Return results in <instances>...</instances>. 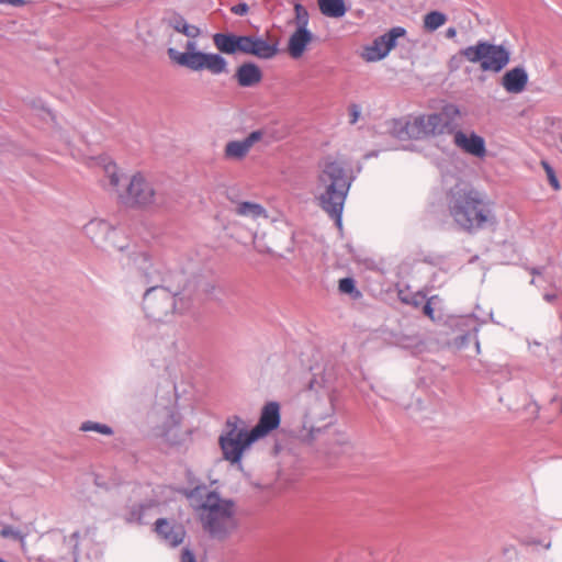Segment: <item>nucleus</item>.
Instances as JSON below:
<instances>
[{"label":"nucleus","mask_w":562,"mask_h":562,"mask_svg":"<svg viewBox=\"0 0 562 562\" xmlns=\"http://www.w3.org/2000/svg\"><path fill=\"white\" fill-rule=\"evenodd\" d=\"M460 109L452 103L446 104L439 112L417 115L408 121L393 122L392 132L398 138L424 139L443 134L453 136L457 148L471 156L483 158L486 155V145L482 136L473 131L458 130L457 119Z\"/></svg>","instance_id":"nucleus-1"},{"label":"nucleus","mask_w":562,"mask_h":562,"mask_svg":"<svg viewBox=\"0 0 562 562\" xmlns=\"http://www.w3.org/2000/svg\"><path fill=\"white\" fill-rule=\"evenodd\" d=\"M336 382L337 373L333 366L313 373L300 435L303 441L312 445L329 434L337 400Z\"/></svg>","instance_id":"nucleus-2"},{"label":"nucleus","mask_w":562,"mask_h":562,"mask_svg":"<svg viewBox=\"0 0 562 562\" xmlns=\"http://www.w3.org/2000/svg\"><path fill=\"white\" fill-rule=\"evenodd\" d=\"M187 497L211 537L225 539L237 528L236 507L233 501L222 498L206 486L194 487L187 493Z\"/></svg>","instance_id":"nucleus-3"},{"label":"nucleus","mask_w":562,"mask_h":562,"mask_svg":"<svg viewBox=\"0 0 562 562\" xmlns=\"http://www.w3.org/2000/svg\"><path fill=\"white\" fill-rule=\"evenodd\" d=\"M448 209L456 225L473 233L496 224V217L488 201L467 186L457 184L448 195Z\"/></svg>","instance_id":"nucleus-4"},{"label":"nucleus","mask_w":562,"mask_h":562,"mask_svg":"<svg viewBox=\"0 0 562 562\" xmlns=\"http://www.w3.org/2000/svg\"><path fill=\"white\" fill-rule=\"evenodd\" d=\"M352 181L353 177L348 175L341 161L326 159L322 164L316 184V198L321 207L335 220L339 228Z\"/></svg>","instance_id":"nucleus-5"},{"label":"nucleus","mask_w":562,"mask_h":562,"mask_svg":"<svg viewBox=\"0 0 562 562\" xmlns=\"http://www.w3.org/2000/svg\"><path fill=\"white\" fill-rule=\"evenodd\" d=\"M179 33L189 40L184 44L183 52L173 47L167 49V55L173 64L191 71L207 70L214 76L228 71V63L221 54L205 53L199 49L196 38L201 35V30L198 26L186 22Z\"/></svg>","instance_id":"nucleus-6"},{"label":"nucleus","mask_w":562,"mask_h":562,"mask_svg":"<svg viewBox=\"0 0 562 562\" xmlns=\"http://www.w3.org/2000/svg\"><path fill=\"white\" fill-rule=\"evenodd\" d=\"M103 172L109 181L111 190L115 191L122 203L130 206L158 209L167 204V198L156 190L153 184L140 173L134 175L127 182L124 191L119 187L122 177L117 173V167L114 162L104 159Z\"/></svg>","instance_id":"nucleus-7"},{"label":"nucleus","mask_w":562,"mask_h":562,"mask_svg":"<svg viewBox=\"0 0 562 562\" xmlns=\"http://www.w3.org/2000/svg\"><path fill=\"white\" fill-rule=\"evenodd\" d=\"M256 440L258 439L248 430L240 417H229L218 438L223 459L241 469L243 456Z\"/></svg>","instance_id":"nucleus-8"},{"label":"nucleus","mask_w":562,"mask_h":562,"mask_svg":"<svg viewBox=\"0 0 562 562\" xmlns=\"http://www.w3.org/2000/svg\"><path fill=\"white\" fill-rule=\"evenodd\" d=\"M130 272L139 276L145 284L160 285L184 280L181 272H171L160 260H154L147 252L128 251L123 263Z\"/></svg>","instance_id":"nucleus-9"},{"label":"nucleus","mask_w":562,"mask_h":562,"mask_svg":"<svg viewBox=\"0 0 562 562\" xmlns=\"http://www.w3.org/2000/svg\"><path fill=\"white\" fill-rule=\"evenodd\" d=\"M183 280L167 284L150 285L143 296V308L147 317L154 321H164L177 310V295Z\"/></svg>","instance_id":"nucleus-10"},{"label":"nucleus","mask_w":562,"mask_h":562,"mask_svg":"<svg viewBox=\"0 0 562 562\" xmlns=\"http://www.w3.org/2000/svg\"><path fill=\"white\" fill-rule=\"evenodd\" d=\"M469 63L480 64L482 71L501 72L510 61V52L504 45L479 41L460 50Z\"/></svg>","instance_id":"nucleus-11"},{"label":"nucleus","mask_w":562,"mask_h":562,"mask_svg":"<svg viewBox=\"0 0 562 562\" xmlns=\"http://www.w3.org/2000/svg\"><path fill=\"white\" fill-rule=\"evenodd\" d=\"M85 235L99 248L125 251L130 248L124 234L111 226L106 221L94 218L83 227Z\"/></svg>","instance_id":"nucleus-12"},{"label":"nucleus","mask_w":562,"mask_h":562,"mask_svg":"<svg viewBox=\"0 0 562 562\" xmlns=\"http://www.w3.org/2000/svg\"><path fill=\"white\" fill-rule=\"evenodd\" d=\"M406 34L405 29L396 26L387 33L376 37L371 45L367 46L361 56L366 61H379L386 57L392 48L395 47L398 37Z\"/></svg>","instance_id":"nucleus-13"},{"label":"nucleus","mask_w":562,"mask_h":562,"mask_svg":"<svg viewBox=\"0 0 562 562\" xmlns=\"http://www.w3.org/2000/svg\"><path fill=\"white\" fill-rule=\"evenodd\" d=\"M485 323V321L480 322L474 315H464L457 317L452 321V326L456 328L459 334L456 336V345L459 348L465 347L469 341L474 340L476 353L480 352V342L477 339V333L480 326Z\"/></svg>","instance_id":"nucleus-14"},{"label":"nucleus","mask_w":562,"mask_h":562,"mask_svg":"<svg viewBox=\"0 0 562 562\" xmlns=\"http://www.w3.org/2000/svg\"><path fill=\"white\" fill-rule=\"evenodd\" d=\"M278 43L257 35H243L241 54L260 59H271L278 54Z\"/></svg>","instance_id":"nucleus-15"},{"label":"nucleus","mask_w":562,"mask_h":562,"mask_svg":"<svg viewBox=\"0 0 562 562\" xmlns=\"http://www.w3.org/2000/svg\"><path fill=\"white\" fill-rule=\"evenodd\" d=\"M280 419L279 403L269 402L262 407L259 422L250 431L257 439L265 437L279 427Z\"/></svg>","instance_id":"nucleus-16"},{"label":"nucleus","mask_w":562,"mask_h":562,"mask_svg":"<svg viewBox=\"0 0 562 562\" xmlns=\"http://www.w3.org/2000/svg\"><path fill=\"white\" fill-rule=\"evenodd\" d=\"M263 132L260 130L252 131L249 135L240 140H231L225 145L224 157L228 160H243L251 147L261 140Z\"/></svg>","instance_id":"nucleus-17"},{"label":"nucleus","mask_w":562,"mask_h":562,"mask_svg":"<svg viewBox=\"0 0 562 562\" xmlns=\"http://www.w3.org/2000/svg\"><path fill=\"white\" fill-rule=\"evenodd\" d=\"M156 532L170 547L179 546L186 536V531L182 526L172 525L164 518L156 521Z\"/></svg>","instance_id":"nucleus-18"},{"label":"nucleus","mask_w":562,"mask_h":562,"mask_svg":"<svg viewBox=\"0 0 562 562\" xmlns=\"http://www.w3.org/2000/svg\"><path fill=\"white\" fill-rule=\"evenodd\" d=\"M528 83V74L524 67H515L502 78V86L508 93H520Z\"/></svg>","instance_id":"nucleus-19"},{"label":"nucleus","mask_w":562,"mask_h":562,"mask_svg":"<svg viewBox=\"0 0 562 562\" xmlns=\"http://www.w3.org/2000/svg\"><path fill=\"white\" fill-rule=\"evenodd\" d=\"M235 79L240 87L250 88L261 81L262 72L255 63H244L236 69Z\"/></svg>","instance_id":"nucleus-20"},{"label":"nucleus","mask_w":562,"mask_h":562,"mask_svg":"<svg viewBox=\"0 0 562 562\" xmlns=\"http://www.w3.org/2000/svg\"><path fill=\"white\" fill-rule=\"evenodd\" d=\"M313 40V33L310 30L295 29L288 42V50L292 58H300L307 45Z\"/></svg>","instance_id":"nucleus-21"},{"label":"nucleus","mask_w":562,"mask_h":562,"mask_svg":"<svg viewBox=\"0 0 562 562\" xmlns=\"http://www.w3.org/2000/svg\"><path fill=\"white\" fill-rule=\"evenodd\" d=\"M243 35L233 33H215L213 35L214 46L218 52L227 55H234L241 50Z\"/></svg>","instance_id":"nucleus-22"},{"label":"nucleus","mask_w":562,"mask_h":562,"mask_svg":"<svg viewBox=\"0 0 562 562\" xmlns=\"http://www.w3.org/2000/svg\"><path fill=\"white\" fill-rule=\"evenodd\" d=\"M165 415L167 420L162 427V436L171 443L178 445L180 442L178 436V427L180 425V415L171 408H166Z\"/></svg>","instance_id":"nucleus-23"},{"label":"nucleus","mask_w":562,"mask_h":562,"mask_svg":"<svg viewBox=\"0 0 562 562\" xmlns=\"http://www.w3.org/2000/svg\"><path fill=\"white\" fill-rule=\"evenodd\" d=\"M318 7L325 16L339 19L347 12L344 0H318Z\"/></svg>","instance_id":"nucleus-24"},{"label":"nucleus","mask_w":562,"mask_h":562,"mask_svg":"<svg viewBox=\"0 0 562 562\" xmlns=\"http://www.w3.org/2000/svg\"><path fill=\"white\" fill-rule=\"evenodd\" d=\"M447 20L448 18L445 13L440 11H430L424 15L423 26L427 32H435L441 27Z\"/></svg>","instance_id":"nucleus-25"},{"label":"nucleus","mask_w":562,"mask_h":562,"mask_svg":"<svg viewBox=\"0 0 562 562\" xmlns=\"http://www.w3.org/2000/svg\"><path fill=\"white\" fill-rule=\"evenodd\" d=\"M235 212L240 216L258 218L260 216H266L265 209L254 202H240L236 205Z\"/></svg>","instance_id":"nucleus-26"},{"label":"nucleus","mask_w":562,"mask_h":562,"mask_svg":"<svg viewBox=\"0 0 562 562\" xmlns=\"http://www.w3.org/2000/svg\"><path fill=\"white\" fill-rule=\"evenodd\" d=\"M79 429L83 432L95 431L103 436H112L114 434V430L112 429V427H110L105 424H101V423L92 422V420L83 422L80 425Z\"/></svg>","instance_id":"nucleus-27"},{"label":"nucleus","mask_w":562,"mask_h":562,"mask_svg":"<svg viewBox=\"0 0 562 562\" xmlns=\"http://www.w3.org/2000/svg\"><path fill=\"white\" fill-rule=\"evenodd\" d=\"M294 13H295V25L296 29L308 30L310 14L305 7L301 3L294 4Z\"/></svg>","instance_id":"nucleus-28"},{"label":"nucleus","mask_w":562,"mask_h":562,"mask_svg":"<svg viewBox=\"0 0 562 562\" xmlns=\"http://www.w3.org/2000/svg\"><path fill=\"white\" fill-rule=\"evenodd\" d=\"M338 289L341 293L350 294L353 299L361 296V293L356 288V282L351 278H344L339 281Z\"/></svg>","instance_id":"nucleus-29"},{"label":"nucleus","mask_w":562,"mask_h":562,"mask_svg":"<svg viewBox=\"0 0 562 562\" xmlns=\"http://www.w3.org/2000/svg\"><path fill=\"white\" fill-rule=\"evenodd\" d=\"M541 165L547 173V177H548V180H549V183L551 184V187L554 189V190H559L560 189V182L555 176V172H554V169L551 167V165L546 161V160H542L541 161Z\"/></svg>","instance_id":"nucleus-30"},{"label":"nucleus","mask_w":562,"mask_h":562,"mask_svg":"<svg viewBox=\"0 0 562 562\" xmlns=\"http://www.w3.org/2000/svg\"><path fill=\"white\" fill-rule=\"evenodd\" d=\"M23 532L11 525H5L0 530V537L14 540H22Z\"/></svg>","instance_id":"nucleus-31"},{"label":"nucleus","mask_w":562,"mask_h":562,"mask_svg":"<svg viewBox=\"0 0 562 562\" xmlns=\"http://www.w3.org/2000/svg\"><path fill=\"white\" fill-rule=\"evenodd\" d=\"M186 22L187 20L180 14H173L168 19V25L177 32L180 31Z\"/></svg>","instance_id":"nucleus-32"},{"label":"nucleus","mask_w":562,"mask_h":562,"mask_svg":"<svg viewBox=\"0 0 562 562\" xmlns=\"http://www.w3.org/2000/svg\"><path fill=\"white\" fill-rule=\"evenodd\" d=\"M361 115V108L358 104H351L349 106V122L356 124Z\"/></svg>","instance_id":"nucleus-33"},{"label":"nucleus","mask_w":562,"mask_h":562,"mask_svg":"<svg viewBox=\"0 0 562 562\" xmlns=\"http://www.w3.org/2000/svg\"><path fill=\"white\" fill-rule=\"evenodd\" d=\"M249 7L245 2H240L236 5H233L231 11L236 15H245L248 13Z\"/></svg>","instance_id":"nucleus-34"},{"label":"nucleus","mask_w":562,"mask_h":562,"mask_svg":"<svg viewBox=\"0 0 562 562\" xmlns=\"http://www.w3.org/2000/svg\"><path fill=\"white\" fill-rule=\"evenodd\" d=\"M181 562H195L194 554L188 548H184L181 552Z\"/></svg>","instance_id":"nucleus-35"},{"label":"nucleus","mask_w":562,"mask_h":562,"mask_svg":"<svg viewBox=\"0 0 562 562\" xmlns=\"http://www.w3.org/2000/svg\"><path fill=\"white\" fill-rule=\"evenodd\" d=\"M435 297H431L430 300H428L424 306H423V312L425 315H427L428 317L430 318H434V308L431 307V302Z\"/></svg>","instance_id":"nucleus-36"},{"label":"nucleus","mask_w":562,"mask_h":562,"mask_svg":"<svg viewBox=\"0 0 562 562\" xmlns=\"http://www.w3.org/2000/svg\"><path fill=\"white\" fill-rule=\"evenodd\" d=\"M78 539H79V532H74V533L70 536V538H69V541H70V542H74V557H75V562H78V561H77Z\"/></svg>","instance_id":"nucleus-37"},{"label":"nucleus","mask_w":562,"mask_h":562,"mask_svg":"<svg viewBox=\"0 0 562 562\" xmlns=\"http://www.w3.org/2000/svg\"><path fill=\"white\" fill-rule=\"evenodd\" d=\"M0 3L18 8V7L24 5L26 3V1L25 0H0Z\"/></svg>","instance_id":"nucleus-38"},{"label":"nucleus","mask_w":562,"mask_h":562,"mask_svg":"<svg viewBox=\"0 0 562 562\" xmlns=\"http://www.w3.org/2000/svg\"><path fill=\"white\" fill-rule=\"evenodd\" d=\"M333 437L335 438L336 443L339 446L347 443V437L341 432L334 431Z\"/></svg>","instance_id":"nucleus-39"},{"label":"nucleus","mask_w":562,"mask_h":562,"mask_svg":"<svg viewBox=\"0 0 562 562\" xmlns=\"http://www.w3.org/2000/svg\"><path fill=\"white\" fill-rule=\"evenodd\" d=\"M142 507H139V509L136 512V510H133L131 513V516L127 518L128 521H140L142 520V517H140V514L138 512H140Z\"/></svg>","instance_id":"nucleus-40"},{"label":"nucleus","mask_w":562,"mask_h":562,"mask_svg":"<svg viewBox=\"0 0 562 562\" xmlns=\"http://www.w3.org/2000/svg\"><path fill=\"white\" fill-rule=\"evenodd\" d=\"M456 36H457V30H456V27H448V29L446 30V37H447V38H451V40H452V38H454Z\"/></svg>","instance_id":"nucleus-41"},{"label":"nucleus","mask_w":562,"mask_h":562,"mask_svg":"<svg viewBox=\"0 0 562 562\" xmlns=\"http://www.w3.org/2000/svg\"><path fill=\"white\" fill-rule=\"evenodd\" d=\"M558 297L557 293H546L543 295V299L549 302V303H552L553 301H555Z\"/></svg>","instance_id":"nucleus-42"},{"label":"nucleus","mask_w":562,"mask_h":562,"mask_svg":"<svg viewBox=\"0 0 562 562\" xmlns=\"http://www.w3.org/2000/svg\"><path fill=\"white\" fill-rule=\"evenodd\" d=\"M25 539H26V535H24V533H23V535H22V540H18V541L20 542L21 550H22L23 552H25V551H26V540H25Z\"/></svg>","instance_id":"nucleus-43"},{"label":"nucleus","mask_w":562,"mask_h":562,"mask_svg":"<svg viewBox=\"0 0 562 562\" xmlns=\"http://www.w3.org/2000/svg\"><path fill=\"white\" fill-rule=\"evenodd\" d=\"M530 272L533 274V276H541L542 274V269L540 268H532L530 270Z\"/></svg>","instance_id":"nucleus-44"},{"label":"nucleus","mask_w":562,"mask_h":562,"mask_svg":"<svg viewBox=\"0 0 562 562\" xmlns=\"http://www.w3.org/2000/svg\"><path fill=\"white\" fill-rule=\"evenodd\" d=\"M375 156H376V153L375 151H371V153L366 155V158L375 157Z\"/></svg>","instance_id":"nucleus-45"},{"label":"nucleus","mask_w":562,"mask_h":562,"mask_svg":"<svg viewBox=\"0 0 562 562\" xmlns=\"http://www.w3.org/2000/svg\"><path fill=\"white\" fill-rule=\"evenodd\" d=\"M327 451H328V452H333V453H335V452H336V450H335L334 448H329Z\"/></svg>","instance_id":"nucleus-46"},{"label":"nucleus","mask_w":562,"mask_h":562,"mask_svg":"<svg viewBox=\"0 0 562 562\" xmlns=\"http://www.w3.org/2000/svg\"><path fill=\"white\" fill-rule=\"evenodd\" d=\"M550 546H551V543H550V542H548V543L544 546V548H546V549H549V548H550Z\"/></svg>","instance_id":"nucleus-47"},{"label":"nucleus","mask_w":562,"mask_h":562,"mask_svg":"<svg viewBox=\"0 0 562 562\" xmlns=\"http://www.w3.org/2000/svg\"><path fill=\"white\" fill-rule=\"evenodd\" d=\"M531 284H537L536 279H532V280H531Z\"/></svg>","instance_id":"nucleus-48"},{"label":"nucleus","mask_w":562,"mask_h":562,"mask_svg":"<svg viewBox=\"0 0 562 562\" xmlns=\"http://www.w3.org/2000/svg\"><path fill=\"white\" fill-rule=\"evenodd\" d=\"M561 143H562V136H561Z\"/></svg>","instance_id":"nucleus-49"}]
</instances>
